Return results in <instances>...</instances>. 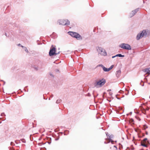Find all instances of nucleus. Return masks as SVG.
<instances>
[{
  "label": "nucleus",
  "mask_w": 150,
  "mask_h": 150,
  "mask_svg": "<svg viewBox=\"0 0 150 150\" xmlns=\"http://www.w3.org/2000/svg\"><path fill=\"white\" fill-rule=\"evenodd\" d=\"M149 33L148 30H144L137 34L136 36V39L137 40H139L142 38H145L149 35Z\"/></svg>",
  "instance_id": "1"
},
{
  "label": "nucleus",
  "mask_w": 150,
  "mask_h": 150,
  "mask_svg": "<svg viewBox=\"0 0 150 150\" xmlns=\"http://www.w3.org/2000/svg\"><path fill=\"white\" fill-rule=\"evenodd\" d=\"M68 33L72 37L76 38L78 40H83L82 37L77 33L69 31L68 32Z\"/></svg>",
  "instance_id": "2"
},
{
  "label": "nucleus",
  "mask_w": 150,
  "mask_h": 150,
  "mask_svg": "<svg viewBox=\"0 0 150 150\" xmlns=\"http://www.w3.org/2000/svg\"><path fill=\"white\" fill-rule=\"evenodd\" d=\"M106 82L105 79H102L101 80H99L98 81H96L94 83V86L95 87H101Z\"/></svg>",
  "instance_id": "3"
},
{
  "label": "nucleus",
  "mask_w": 150,
  "mask_h": 150,
  "mask_svg": "<svg viewBox=\"0 0 150 150\" xmlns=\"http://www.w3.org/2000/svg\"><path fill=\"white\" fill-rule=\"evenodd\" d=\"M119 47L125 50H130L132 49L131 46L129 44L122 43L119 45Z\"/></svg>",
  "instance_id": "4"
},
{
  "label": "nucleus",
  "mask_w": 150,
  "mask_h": 150,
  "mask_svg": "<svg viewBox=\"0 0 150 150\" xmlns=\"http://www.w3.org/2000/svg\"><path fill=\"white\" fill-rule=\"evenodd\" d=\"M58 22L59 24L62 25H68L70 24L69 21L68 20H59Z\"/></svg>",
  "instance_id": "5"
},
{
  "label": "nucleus",
  "mask_w": 150,
  "mask_h": 150,
  "mask_svg": "<svg viewBox=\"0 0 150 150\" xmlns=\"http://www.w3.org/2000/svg\"><path fill=\"white\" fill-rule=\"evenodd\" d=\"M56 49L55 47H53V45H52L49 52V55L50 56H53L55 54Z\"/></svg>",
  "instance_id": "6"
},
{
  "label": "nucleus",
  "mask_w": 150,
  "mask_h": 150,
  "mask_svg": "<svg viewBox=\"0 0 150 150\" xmlns=\"http://www.w3.org/2000/svg\"><path fill=\"white\" fill-rule=\"evenodd\" d=\"M98 49L101 54L104 56L107 55V53L104 49L100 47H99Z\"/></svg>",
  "instance_id": "7"
},
{
  "label": "nucleus",
  "mask_w": 150,
  "mask_h": 150,
  "mask_svg": "<svg viewBox=\"0 0 150 150\" xmlns=\"http://www.w3.org/2000/svg\"><path fill=\"white\" fill-rule=\"evenodd\" d=\"M139 8H137L135 9L133 11H132V14H130V17H132L133 16H134L139 10Z\"/></svg>",
  "instance_id": "8"
},
{
  "label": "nucleus",
  "mask_w": 150,
  "mask_h": 150,
  "mask_svg": "<svg viewBox=\"0 0 150 150\" xmlns=\"http://www.w3.org/2000/svg\"><path fill=\"white\" fill-rule=\"evenodd\" d=\"M108 137L107 139L109 140V141H110V142H111L112 144H113L114 142L112 139V138H113V136L112 135H108Z\"/></svg>",
  "instance_id": "9"
},
{
  "label": "nucleus",
  "mask_w": 150,
  "mask_h": 150,
  "mask_svg": "<svg viewBox=\"0 0 150 150\" xmlns=\"http://www.w3.org/2000/svg\"><path fill=\"white\" fill-rule=\"evenodd\" d=\"M144 71L146 72V74H150V67L146 68L144 69Z\"/></svg>",
  "instance_id": "10"
},
{
  "label": "nucleus",
  "mask_w": 150,
  "mask_h": 150,
  "mask_svg": "<svg viewBox=\"0 0 150 150\" xmlns=\"http://www.w3.org/2000/svg\"><path fill=\"white\" fill-rule=\"evenodd\" d=\"M121 73V71L120 70H119L116 71V76L117 77H119Z\"/></svg>",
  "instance_id": "11"
},
{
  "label": "nucleus",
  "mask_w": 150,
  "mask_h": 150,
  "mask_svg": "<svg viewBox=\"0 0 150 150\" xmlns=\"http://www.w3.org/2000/svg\"><path fill=\"white\" fill-rule=\"evenodd\" d=\"M103 71L105 72H108L109 71L108 68H106L104 67L103 68Z\"/></svg>",
  "instance_id": "12"
},
{
  "label": "nucleus",
  "mask_w": 150,
  "mask_h": 150,
  "mask_svg": "<svg viewBox=\"0 0 150 150\" xmlns=\"http://www.w3.org/2000/svg\"><path fill=\"white\" fill-rule=\"evenodd\" d=\"M116 57H124L125 56L124 55H122L121 54H118L116 55Z\"/></svg>",
  "instance_id": "13"
},
{
  "label": "nucleus",
  "mask_w": 150,
  "mask_h": 150,
  "mask_svg": "<svg viewBox=\"0 0 150 150\" xmlns=\"http://www.w3.org/2000/svg\"><path fill=\"white\" fill-rule=\"evenodd\" d=\"M69 130H66L64 131V135H67L69 133Z\"/></svg>",
  "instance_id": "14"
},
{
  "label": "nucleus",
  "mask_w": 150,
  "mask_h": 150,
  "mask_svg": "<svg viewBox=\"0 0 150 150\" xmlns=\"http://www.w3.org/2000/svg\"><path fill=\"white\" fill-rule=\"evenodd\" d=\"M62 100L60 99H58L56 101V103L57 104H59L60 103L61 101Z\"/></svg>",
  "instance_id": "15"
},
{
  "label": "nucleus",
  "mask_w": 150,
  "mask_h": 150,
  "mask_svg": "<svg viewBox=\"0 0 150 150\" xmlns=\"http://www.w3.org/2000/svg\"><path fill=\"white\" fill-rule=\"evenodd\" d=\"M25 51L27 52V53H28L29 52H28V49H27V48L26 47H23Z\"/></svg>",
  "instance_id": "16"
},
{
  "label": "nucleus",
  "mask_w": 150,
  "mask_h": 150,
  "mask_svg": "<svg viewBox=\"0 0 150 150\" xmlns=\"http://www.w3.org/2000/svg\"><path fill=\"white\" fill-rule=\"evenodd\" d=\"M114 67V65H112L110 67V68H108V70H109V71L110 70H111L112 68L113 67Z\"/></svg>",
  "instance_id": "17"
},
{
  "label": "nucleus",
  "mask_w": 150,
  "mask_h": 150,
  "mask_svg": "<svg viewBox=\"0 0 150 150\" xmlns=\"http://www.w3.org/2000/svg\"><path fill=\"white\" fill-rule=\"evenodd\" d=\"M141 145L142 146H143L145 147H147V146L145 144H143L142 143V142H141Z\"/></svg>",
  "instance_id": "18"
},
{
  "label": "nucleus",
  "mask_w": 150,
  "mask_h": 150,
  "mask_svg": "<svg viewBox=\"0 0 150 150\" xmlns=\"http://www.w3.org/2000/svg\"><path fill=\"white\" fill-rule=\"evenodd\" d=\"M20 140L24 143H25L26 142L25 140L24 139H21Z\"/></svg>",
  "instance_id": "19"
},
{
  "label": "nucleus",
  "mask_w": 150,
  "mask_h": 150,
  "mask_svg": "<svg viewBox=\"0 0 150 150\" xmlns=\"http://www.w3.org/2000/svg\"><path fill=\"white\" fill-rule=\"evenodd\" d=\"M101 67L103 68L104 67V66H103V64H99V65H98L97 66V67Z\"/></svg>",
  "instance_id": "20"
},
{
  "label": "nucleus",
  "mask_w": 150,
  "mask_h": 150,
  "mask_svg": "<svg viewBox=\"0 0 150 150\" xmlns=\"http://www.w3.org/2000/svg\"><path fill=\"white\" fill-rule=\"evenodd\" d=\"M140 84L142 86H144V83L142 81H141V82L140 83Z\"/></svg>",
  "instance_id": "21"
},
{
  "label": "nucleus",
  "mask_w": 150,
  "mask_h": 150,
  "mask_svg": "<svg viewBox=\"0 0 150 150\" xmlns=\"http://www.w3.org/2000/svg\"><path fill=\"white\" fill-rule=\"evenodd\" d=\"M125 90L127 91V93H125V94L126 95H127L128 94V93H129V91H128L126 89H125Z\"/></svg>",
  "instance_id": "22"
},
{
  "label": "nucleus",
  "mask_w": 150,
  "mask_h": 150,
  "mask_svg": "<svg viewBox=\"0 0 150 150\" xmlns=\"http://www.w3.org/2000/svg\"><path fill=\"white\" fill-rule=\"evenodd\" d=\"M5 35L6 37H9L10 36H11L10 34L8 35L6 33H5Z\"/></svg>",
  "instance_id": "23"
},
{
  "label": "nucleus",
  "mask_w": 150,
  "mask_h": 150,
  "mask_svg": "<svg viewBox=\"0 0 150 150\" xmlns=\"http://www.w3.org/2000/svg\"><path fill=\"white\" fill-rule=\"evenodd\" d=\"M11 146H14L15 145V144L13 142H11Z\"/></svg>",
  "instance_id": "24"
},
{
  "label": "nucleus",
  "mask_w": 150,
  "mask_h": 150,
  "mask_svg": "<svg viewBox=\"0 0 150 150\" xmlns=\"http://www.w3.org/2000/svg\"><path fill=\"white\" fill-rule=\"evenodd\" d=\"M133 121H134V120L133 119L131 118V119H130V120H129V122H133Z\"/></svg>",
  "instance_id": "25"
},
{
  "label": "nucleus",
  "mask_w": 150,
  "mask_h": 150,
  "mask_svg": "<svg viewBox=\"0 0 150 150\" xmlns=\"http://www.w3.org/2000/svg\"><path fill=\"white\" fill-rule=\"evenodd\" d=\"M18 46H21V47H24V46L20 44H18Z\"/></svg>",
  "instance_id": "26"
},
{
  "label": "nucleus",
  "mask_w": 150,
  "mask_h": 150,
  "mask_svg": "<svg viewBox=\"0 0 150 150\" xmlns=\"http://www.w3.org/2000/svg\"><path fill=\"white\" fill-rule=\"evenodd\" d=\"M49 74L51 76H52V77H54V76H53V75L52 74V73H49Z\"/></svg>",
  "instance_id": "27"
},
{
  "label": "nucleus",
  "mask_w": 150,
  "mask_h": 150,
  "mask_svg": "<svg viewBox=\"0 0 150 150\" xmlns=\"http://www.w3.org/2000/svg\"><path fill=\"white\" fill-rule=\"evenodd\" d=\"M147 139L146 138H144L143 140V142H146V141L147 140Z\"/></svg>",
  "instance_id": "28"
},
{
  "label": "nucleus",
  "mask_w": 150,
  "mask_h": 150,
  "mask_svg": "<svg viewBox=\"0 0 150 150\" xmlns=\"http://www.w3.org/2000/svg\"><path fill=\"white\" fill-rule=\"evenodd\" d=\"M5 115L4 114V113H2L1 114V116H5Z\"/></svg>",
  "instance_id": "29"
},
{
  "label": "nucleus",
  "mask_w": 150,
  "mask_h": 150,
  "mask_svg": "<svg viewBox=\"0 0 150 150\" xmlns=\"http://www.w3.org/2000/svg\"><path fill=\"white\" fill-rule=\"evenodd\" d=\"M109 142H110V141H108V142H106V141H105L104 142V143L105 144H108V143H109Z\"/></svg>",
  "instance_id": "30"
},
{
  "label": "nucleus",
  "mask_w": 150,
  "mask_h": 150,
  "mask_svg": "<svg viewBox=\"0 0 150 150\" xmlns=\"http://www.w3.org/2000/svg\"><path fill=\"white\" fill-rule=\"evenodd\" d=\"M50 141H49V142H48V144H50V143L51 142V138H50Z\"/></svg>",
  "instance_id": "31"
},
{
  "label": "nucleus",
  "mask_w": 150,
  "mask_h": 150,
  "mask_svg": "<svg viewBox=\"0 0 150 150\" xmlns=\"http://www.w3.org/2000/svg\"><path fill=\"white\" fill-rule=\"evenodd\" d=\"M106 135H107V136L108 137V135H110L109 134H108V132H106Z\"/></svg>",
  "instance_id": "32"
},
{
  "label": "nucleus",
  "mask_w": 150,
  "mask_h": 150,
  "mask_svg": "<svg viewBox=\"0 0 150 150\" xmlns=\"http://www.w3.org/2000/svg\"><path fill=\"white\" fill-rule=\"evenodd\" d=\"M38 145H39V146H41V145H42V143H39L38 144Z\"/></svg>",
  "instance_id": "33"
},
{
  "label": "nucleus",
  "mask_w": 150,
  "mask_h": 150,
  "mask_svg": "<svg viewBox=\"0 0 150 150\" xmlns=\"http://www.w3.org/2000/svg\"><path fill=\"white\" fill-rule=\"evenodd\" d=\"M60 53V52H59L58 53H56L55 52V55H57L59 54Z\"/></svg>",
  "instance_id": "34"
},
{
  "label": "nucleus",
  "mask_w": 150,
  "mask_h": 150,
  "mask_svg": "<svg viewBox=\"0 0 150 150\" xmlns=\"http://www.w3.org/2000/svg\"><path fill=\"white\" fill-rule=\"evenodd\" d=\"M115 57H116V55H115V56H112V58H115Z\"/></svg>",
  "instance_id": "35"
},
{
  "label": "nucleus",
  "mask_w": 150,
  "mask_h": 150,
  "mask_svg": "<svg viewBox=\"0 0 150 150\" xmlns=\"http://www.w3.org/2000/svg\"><path fill=\"white\" fill-rule=\"evenodd\" d=\"M123 91L122 90H120V91H119V92H120V93H122V92H123Z\"/></svg>",
  "instance_id": "36"
},
{
  "label": "nucleus",
  "mask_w": 150,
  "mask_h": 150,
  "mask_svg": "<svg viewBox=\"0 0 150 150\" xmlns=\"http://www.w3.org/2000/svg\"><path fill=\"white\" fill-rule=\"evenodd\" d=\"M59 139V137L58 138L55 139V140L57 141V140H58Z\"/></svg>",
  "instance_id": "37"
},
{
  "label": "nucleus",
  "mask_w": 150,
  "mask_h": 150,
  "mask_svg": "<svg viewBox=\"0 0 150 150\" xmlns=\"http://www.w3.org/2000/svg\"><path fill=\"white\" fill-rule=\"evenodd\" d=\"M53 94H52V95H51V96L50 97H51V98H52V97H53Z\"/></svg>",
  "instance_id": "38"
},
{
  "label": "nucleus",
  "mask_w": 150,
  "mask_h": 150,
  "mask_svg": "<svg viewBox=\"0 0 150 150\" xmlns=\"http://www.w3.org/2000/svg\"><path fill=\"white\" fill-rule=\"evenodd\" d=\"M109 94L110 95V96H111L112 94V93H109Z\"/></svg>",
  "instance_id": "39"
},
{
  "label": "nucleus",
  "mask_w": 150,
  "mask_h": 150,
  "mask_svg": "<svg viewBox=\"0 0 150 150\" xmlns=\"http://www.w3.org/2000/svg\"><path fill=\"white\" fill-rule=\"evenodd\" d=\"M17 140H16V141H15V143H16V144H18V143L17 142Z\"/></svg>",
  "instance_id": "40"
},
{
  "label": "nucleus",
  "mask_w": 150,
  "mask_h": 150,
  "mask_svg": "<svg viewBox=\"0 0 150 150\" xmlns=\"http://www.w3.org/2000/svg\"><path fill=\"white\" fill-rule=\"evenodd\" d=\"M114 147L116 148V149L117 148V147H116V146H114Z\"/></svg>",
  "instance_id": "41"
},
{
  "label": "nucleus",
  "mask_w": 150,
  "mask_h": 150,
  "mask_svg": "<svg viewBox=\"0 0 150 150\" xmlns=\"http://www.w3.org/2000/svg\"><path fill=\"white\" fill-rule=\"evenodd\" d=\"M149 110V108H147V109H146V110Z\"/></svg>",
  "instance_id": "42"
},
{
  "label": "nucleus",
  "mask_w": 150,
  "mask_h": 150,
  "mask_svg": "<svg viewBox=\"0 0 150 150\" xmlns=\"http://www.w3.org/2000/svg\"><path fill=\"white\" fill-rule=\"evenodd\" d=\"M20 141H21L20 140H19V141H19V142H18V143H20Z\"/></svg>",
  "instance_id": "43"
},
{
  "label": "nucleus",
  "mask_w": 150,
  "mask_h": 150,
  "mask_svg": "<svg viewBox=\"0 0 150 150\" xmlns=\"http://www.w3.org/2000/svg\"><path fill=\"white\" fill-rule=\"evenodd\" d=\"M4 84H5V81H4Z\"/></svg>",
  "instance_id": "44"
},
{
  "label": "nucleus",
  "mask_w": 150,
  "mask_h": 150,
  "mask_svg": "<svg viewBox=\"0 0 150 150\" xmlns=\"http://www.w3.org/2000/svg\"><path fill=\"white\" fill-rule=\"evenodd\" d=\"M148 84H150V83H148Z\"/></svg>",
  "instance_id": "45"
},
{
  "label": "nucleus",
  "mask_w": 150,
  "mask_h": 150,
  "mask_svg": "<svg viewBox=\"0 0 150 150\" xmlns=\"http://www.w3.org/2000/svg\"><path fill=\"white\" fill-rule=\"evenodd\" d=\"M132 112H130V114H132Z\"/></svg>",
  "instance_id": "46"
},
{
  "label": "nucleus",
  "mask_w": 150,
  "mask_h": 150,
  "mask_svg": "<svg viewBox=\"0 0 150 150\" xmlns=\"http://www.w3.org/2000/svg\"><path fill=\"white\" fill-rule=\"evenodd\" d=\"M50 98H49V100H50Z\"/></svg>",
  "instance_id": "47"
}]
</instances>
